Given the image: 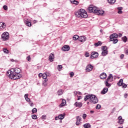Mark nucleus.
Listing matches in <instances>:
<instances>
[{
    "mask_svg": "<svg viewBox=\"0 0 128 128\" xmlns=\"http://www.w3.org/2000/svg\"><path fill=\"white\" fill-rule=\"evenodd\" d=\"M22 70L20 68H15L14 69H11L8 71V76L11 80H18L22 78V75H20V72Z\"/></svg>",
    "mask_w": 128,
    "mask_h": 128,
    "instance_id": "f257e3e1",
    "label": "nucleus"
},
{
    "mask_svg": "<svg viewBox=\"0 0 128 128\" xmlns=\"http://www.w3.org/2000/svg\"><path fill=\"white\" fill-rule=\"evenodd\" d=\"M74 14L76 18H86L88 16V13L84 9H80L76 12Z\"/></svg>",
    "mask_w": 128,
    "mask_h": 128,
    "instance_id": "f03ea898",
    "label": "nucleus"
},
{
    "mask_svg": "<svg viewBox=\"0 0 128 128\" xmlns=\"http://www.w3.org/2000/svg\"><path fill=\"white\" fill-rule=\"evenodd\" d=\"M88 100H89L90 102H92V104H98V98L94 94H88L85 96L84 98V100L86 102Z\"/></svg>",
    "mask_w": 128,
    "mask_h": 128,
    "instance_id": "7ed1b4c3",
    "label": "nucleus"
},
{
    "mask_svg": "<svg viewBox=\"0 0 128 128\" xmlns=\"http://www.w3.org/2000/svg\"><path fill=\"white\" fill-rule=\"evenodd\" d=\"M112 80H114V77L112 76V74H109V76H108L107 79L104 82L106 86H107V88H110V86H112V84L109 83L108 82H112Z\"/></svg>",
    "mask_w": 128,
    "mask_h": 128,
    "instance_id": "20e7f679",
    "label": "nucleus"
},
{
    "mask_svg": "<svg viewBox=\"0 0 128 128\" xmlns=\"http://www.w3.org/2000/svg\"><path fill=\"white\" fill-rule=\"evenodd\" d=\"M118 36L116 34H111L110 36V42H113V44H116L118 40L116 39Z\"/></svg>",
    "mask_w": 128,
    "mask_h": 128,
    "instance_id": "39448f33",
    "label": "nucleus"
},
{
    "mask_svg": "<svg viewBox=\"0 0 128 128\" xmlns=\"http://www.w3.org/2000/svg\"><path fill=\"white\" fill-rule=\"evenodd\" d=\"M98 7L90 5L88 8V10H89L90 12H93V14H96L98 10Z\"/></svg>",
    "mask_w": 128,
    "mask_h": 128,
    "instance_id": "423d86ee",
    "label": "nucleus"
},
{
    "mask_svg": "<svg viewBox=\"0 0 128 128\" xmlns=\"http://www.w3.org/2000/svg\"><path fill=\"white\" fill-rule=\"evenodd\" d=\"M2 38L4 42L8 40L10 38V34L8 32H4L2 35Z\"/></svg>",
    "mask_w": 128,
    "mask_h": 128,
    "instance_id": "0eeeda50",
    "label": "nucleus"
},
{
    "mask_svg": "<svg viewBox=\"0 0 128 128\" xmlns=\"http://www.w3.org/2000/svg\"><path fill=\"white\" fill-rule=\"evenodd\" d=\"M117 84L119 86H122V88H126L128 86V85L124 83V80L122 79H120L118 82Z\"/></svg>",
    "mask_w": 128,
    "mask_h": 128,
    "instance_id": "6e6552de",
    "label": "nucleus"
},
{
    "mask_svg": "<svg viewBox=\"0 0 128 128\" xmlns=\"http://www.w3.org/2000/svg\"><path fill=\"white\" fill-rule=\"evenodd\" d=\"M92 68H94V66H92V64H88L86 66V70L87 72H90L92 70Z\"/></svg>",
    "mask_w": 128,
    "mask_h": 128,
    "instance_id": "1a4fd4ad",
    "label": "nucleus"
},
{
    "mask_svg": "<svg viewBox=\"0 0 128 128\" xmlns=\"http://www.w3.org/2000/svg\"><path fill=\"white\" fill-rule=\"evenodd\" d=\"M96 14H98V16H104V11L103 10H99L98 8Z\"/></svg>",
    "mask_w": 128,
    "mask_h": 128,
    "instance_id": "9d476101",
    "label": "nucleus"
},
{
    "mask_svg": "<svg viewBox=\"0 0 128 128\" xmlns=\"http://www.w3.org/2000/svg\"><path fill=\"white\" fill-rule=\"evenodd\" d=\"M98 53L96 52H92L90 56L91 58H98Z\"/></svg>",
    "mask_w": 128,
    "mask_h": 128,
    "instance_id": "9b49d317",
    "label": "nucleus"
},
{
    "mask_svg": "<svg viewBox=\"0 0 128 128\" xmlns=\"http://www.w3.org/2000/svg\"><path fill=\"white\" fill-rule=\"evenodd\" d=\"M76 126H80V124L81 122L80 121L82 120V118H80V116H76Z\"/></svg>",
    "mask_w": 128,
    "mask_h": 128,
    "instance_id": "f8f14e48",
    "label": "nucleus"
},
{
    "mask_svg": "<svg viewBox=\"0 0 128 128\" xmlns=\"http://www.w3.org/2000/svg\"><path fill=\"white\" fill-rule=\"evenodd\" d=\"M118 124H123L124 122V120L122 119V116H120L118 118Z\"/></svg>",
    "mask_w": 128,
    "mask_h": 128,
    "instance_id": "ddd939ff",
    "label": "nucleus"
},
{
    "mask_svg": "<svg viewBox=\"0 0 128 128\" xmlns=\"http://www.w3.org/2000/svg\"><path fill=\"white\" fill-rule=\"evenodd\" d=\"M48 60L50 62H54V55L52 53H51L50 54Z\"/></svg>",
    "mask_w": 128,
    "mask_h": 128,
    "instance_id": "4468645a",
    "label": "nucleus"
},
{
    "mask_svg": "<svg viewBox=\"0 0 128 128\" xmlns=\"http://www.w3.org/2000/svg\"><path fill=\"white\" fill-rule=\"evenodd\" d=\"M78 40L80 42H84L86 40V37L84 36H81L79 37Z\"/></svg>",
    "mask_w": 128,
    "mask_h": 128,
    "instance_id": "2eb2a0df",
    "label": "nucleus"
},
{
    "mask_svg": "<svg viewBox=\"0 0 128 128\" xmlns=\"http://www.w3.org/2000/svg\"><path fill=\"white\" fill-rule=\"evenodd\" d=\"M70 46L65 45L62 48V50H63V52H68V50H70Z\"/></svg>",
    "mask_w": 128,
    "mask_h": 128,
    "instance_id": "dca6fc26",
    "label": "nucleus"
},
{
    "mask_svg": "<svg viewBox=\"0 0 128 128\" xmlns=\"http://www.w3.org/2000/svg\"><path fill=\"white\" fill-rule=\"evenodd\" d=\"M106 46H104L103 47V50L102 52V56H106V54H108V50H106V49H104L106 48Z\"/></svg>",
    "mask_w": 128,
    "mask_h": 128,
    "instance_id": "f3484780",
    "label": "nucleus"
},
{
    "mask_svg": "<svg viewBox=\"0 0 128 128\" xmlns=\"http://www.w3.org/2000/svg\"><path fill=\"white\" fill-rule=\"evenodd\" d=\"M108 92V88H104L101 91V94H106Z\"/></svg>",
    "mask_w": 128,
    "mask_h": 128,
    "instance_id": "a211bd4d",
    "label": "nucleus"
},
{
    "mask_svg": "<svg viewBox=\"0 0 128 128\" xmlns=\"http://www.w3.org/2000/svg\"><path fill=\"white\" fill-rule=\"evenodd\" d=\"M74 106H75L76 108H82V102H76Z\"/></svg>",
    "mask_w": 128,
    "mask_h": 128,
    "instance_id": "6ab92c4d",
    "label": "nucleus"
},
{
    "mask_svg": "<svg viewBox=\"0 0 128 128\" xmlns=\"http://www.w3.org/2000/svg\"><path fill=\"white\" fill-rule=\"evenodd\" d=\"M66 104V100L62 99V102L59 105L60 108H62V106H64Z\"/></svg>",
    "mask_w": 128,
    "mask_h": 128,
    "instance_id": "aec40b11",
    "label": "nucleus"
},
{
    "mask_svg": "<svg viewBox=\"0 0 128 128\" xmlns=\"http://www.w3.org/2000/svg\"><path fill=\"white\" fill-rule=\"evenodd\" d=\"M50 76V74H48V72H45L42 75V78H44V80H48V76Z\"/></svg>",
    "mask_w": 128,
    "mask_h": 128,
    "instance_id": "412c9836",
    "label": "nucleus"
},
{
    "mask_svg": "<svg viewBox=\"0 0 128 128\" xmlns=\"http://www.w3.org/2000/svg\"><path fill=\"white\" fill-rule=\"evenodd\" d=\"M6 28V23L4 22H0V30H4Z\"/></svg>",
    "mask_w": 128,
    "mask_h": 128,
    "instance_id": "4be33fe9",
    "label": "nucleus"
},
{
    "mask_svg": "<svg viewBox=\"0 0 128 128\" xmlns=\"http://www.w3.org/2000/svg\"><path fill=\"white\" fill-rule=\"evenodd\" d=\"M100 78H101V80H104V78H106V74L105 72L102 73L100 75Z\"/></svg>",
    "mask_w": 128,
    "mask_h": 128,
    "instance_id": "5701e85b",
    "label": "nucleus"
},
{
    "mask_svg": "<svg viewBox=\"0 0 128 128\" xmlns=\"http://www.w3.org/2000/svg\"><path fill=\"white\" fill-rule=\"evenodd\" d=\"M83 126L84 128H92V125H90V123H86L85 124H84L83 125Z\"/></svg>",
    "mask_w": 128,
    "mask_h": 128,
    "instance_id": "b1692460",
    "label": "nucleus"
},
{
    "mask_svg": "<svg viewBox=\"0 0 128 128\" xmlns=\"http://www.w3.org/2000/svg\"><path fill=\"white\" fill-rule=\"evenodd\" d=\"M64 92L63 90L60 89L58 91L57 94L58 96H62L64 94Z\"/></svg>",
    "mask_w": 128,
    "mask_h": 128,
    "instance_id": "393cba45",
    "label": "nucleus"
},
{
    "mask_svg": "<svg viewBox=\"0 0 128 128\" xmlns=\"http://www.w3.org/2000/svg\"><path fill=\"white\" fill-rule=\"evenodd\" d=\"M48 79L44 80L42 83V86H48Z\"/></svg>",
    "mask_w": 128,
    "mask_h": 128,
    "instance_id": "a878e982",
    "label": "nucleus"
},
{
    "mask_svg": "<svg viewBox=\"0 0 128 128\" xmlns=\"http://www.w3.org/2000/svg\"><path fill=\"white\" fill-rule=\"evenodd\" d=\"M24 98L26 102H30V99L28 98V94H24Z\"/></svg>",
    "mask_w": 128,
    "mask_h": 128,
    "instance_id": "bb28decb",
    "label": "nucleus"
},
{
    "mask_svg": "<svg viewBox=\"0 0 128 128\" xmlns=\"http://www.w3.org/2000/svg\"><path fill=\"white\" fill-rule=\"evenodd\" d=\"M71 4H76V6H78V2L76 0H70Z\"/></svg>",
    "mask_w": 128,
    "mask_h": 128,
    "instance_id": "cd10ccee",
    "label": "nucleus"
},
{
    "mask_svg": "<svg viewBox=\"0 0 128 128\" xmlns=\"http://www.w3.org/2000/svg\"><path fill=\"white\" fill-rule=\"evenodd\" d=\"M66 116L65 114H60L58 115L59 120H64V116Z\"/></svg>",
    "mask_w": 128,
    "mask_h": 128,
    "instance_id": "c85d7f7f",
    "label": "nucleus"
},
{
    "mask_svg": "<svg viewBox=\"0 0 128 128\" xmlns=\"http://www.w3.org/2000/svg\"><path fill=\"white\" fill-rule=\"evenodd\" d=\"M102 44L100 41H98V42L94 44L96 46H102Z\"/></svg>",
    "mask_w": 128,
    "mask_h": 128,
    "instance_id": "c756f323",
    "label": "nucleus"
},
{
    "mask_svg": "<svg viewBox=\"0 0 128 128\" xmlns=\"http://www.w3.org/2000/svg\"><path fill=\"white\" fill-rule=\"evenodd\" d=\"M110 4H114L116 2V0H108Z\"/></svg>",
    "mask_w": 128,
    "mask_h": 128,
    "instance_id": "7c9ffc66",
    "label": "nucleus"
},
{
    "mask_svg": "<svg viewBox=\"0 0 128 128\" xmlns=\"http://www.w3.org/2000/svg\"><path fill=\"white\" fill-rule=\"evenodd\" d=\"M80 38V36L78 35H74L73 36V40H78Z\"/></svg>",
    "mask_w": 128,
    "mask_h": 128,
    "instance_id": "2f4dec72",
    "label": "nucleus"
},
{
    "mask_svg": "<svg viewBox=\"0 0 128 128\" xmlns=\"http://www.w3.org/2000/svg\"><path fill=\"white\" fill-rule=\"evenodd\" d=\"M26 26H32V22H28V21H26L25 22Z\"/></svg>",
    "mask_w": 128,
    "mask_h": 128,
    "instance_id": "473e14b6",
    "label": "nucleus"
},
{
    "mask_svg": "<svg viewBox=\"0 0 128 128\" xmlns=\"http://www.w3.org/2000/svg\"><path fill=\"white\" fill-rule=\"evenodd\" d=\"M122 40H123L124 42H128V38H126V36H124L122 38Z\"/></svg>",
    "mask_w": 128,
    "mask_h": 128,
    "instance_id": "72a5a7b5",
    "label": "nucleus"
},
{
    "mask_svg": "<svg viewBox=\"0 0 128 128\" xmlns=\"http://www.w3.org/2000/svg\"><path fill=\"white\" fill-rule=\"evenodd\" d=\"M118 14H122V8H118Z\"/></svg>",
    "mask_w": 128,
    "mask_h": 128,
    "instance_id": "f704fd0d",
    "label": "nucleus"
},
{
    "mask_svg": "<svg viewBox=\"0 0 128 128\" xmlns=\"http://www.w3.org/2000/svg\"><path fill=\"white\" fill-rule=\"evenodd\" d=\"M32 120H38V116L36 114H34L32 116Z\"/></svg>",
    "mask_w": 128,
    "mask_h": 128,
    "instance_id": "c9c22d12",
    "label": "nucleus"
},
{
    "mask_svg": "<svg viewBox=\"0 0 128 128\" xmlns=\"http://www.w3.org/2000/svg\"><path fill=\"white\" fill-rule=\"evenodd\" d=\"M101 108H102V106L100 105V104H98L96 106V110H100Z\"/></svg>",
    "mask_w": 128,
    "mask_h": 128,
    "instance_id": "e433bc0d",
    "label": "nucleus"
},
{
    "mask_svg": "<svg viewBox=\"0 0 128 128\" xmlns=\"http://www.w3.org/2000/svg\"><path fill=\"white\" fill-rule=\"evenodd\" d=\"M38 112V110L36 109V108H34L32 110V114H36V112Z\"/></svg>",
    "mask_w": 128,
    "mask_h": 128,
    "instance_id": "4c0bfd02",
    "label": "nucleus"
},
{
    "mask_svg": "<svg viewBox=\"0 0 128 128\" xmlns=\"http://www.w3.org/2000/svg\"><path fill=\"white\" fill-rule=\"evenodd\" d=\"M58 70H59V72H60V70H62V65H58Z\"/></svg>",
    "mask_w": 128,
    "mask_h": 128,
    "instance_id": "58836bf2",
    "label": "nucleus"
},
{
    "mask_svg": "<svg viewBox=\"0 0 128 128\" xmlns=\"http://www.w3.org/2000/svg\"><path fill=\"white\" fill-rule=\"evenodd\" d=\"M74 94H79L80 96H82V92H74Z\"/></svg>",
    "mask_w": 128,
    "mask_h": 128,
    "instance_id": "ea45409f",
    "label": "nucleus"
},
{
    "mask_svg": "<svg viewBox=\"0 0 128 128\" xmlns=\"http://www.w3.org/2000/svg\"><path fill=\"white\" fill-rule=\"evenodd\" d=\"M42 120H46V115H42Z\"/></svg>",
    "mask_w": 128,
    "mask_h": 128,
    "instance_id": "a19ab883",
    "label": "nucleus"
},
{
    "mask_svg": "<svg viewBox=\"0 0 128 128\" xmlns=\"http://www.w3.org/2000/svg\"><path fill=\"white\" fill-rule=\"evenodd\" d=\"M85 56H86V58H88V56H90V53L86 52L85 53Z\"/></svg>",
    "mask_w": 128,
    "mask_h": 128,
    "instance_id": "79ce46f5",
    "label": "nucleus"
},
{
    "mask_svg": "<svg viewBox=\"0 0 128 128\" xmlns=\"http://www.w3.org/2000/svg\"><path fill=\"white\" fill-rule=\"evenodd\" d=\"M3 8L4 10H8V6L4 5L3 6Z\"/></svg>",
    "mask_w": 128,
    "mask_h": 128,
    "instance_id": "37998d69",
    "label": "nucleus"
},
{
    "mask_svg": "<svg viewBox=\"0 0 128 128\" xmlns=\"http://www.w3.org/2000/svg\"><path fill=\"white\" fill-rule=\"evenodd\" d=\"M70 78H72V76H74V72H70Z\"/></svg>",
    "mask_w": 128,
    "mask_h": 128,
    "instance_id": "c03bdc74",
    "label": "nucleus"
},
{
    "mask_svg": "<svg viewBox=\"0 0 128 128\" xmlns=\"http://www.w3.org/2000/svg\"><path fill=\"white\" fill-rule=\"evenodd\" d=\"M29 104L30 106H34V103L32 101L29 102Z\"/></svg>",
    "mask_w": 128,
    "mask_h": 128,
    "instance_id": "a18cd8bd",
    "label": "nucleus"
},
{
    "mask_svg": "<svg viewBox=\"0 0 128 128\" xmlns=\"http://www.w3.org/2000/svg\"><path fill=\"white\" fill-rule=\"evenodd\" d=\"M82 118H83L84 120H86V114H84L82 116Z\"/></svg>",
    "mask_w": 128,
    "mask_h": 128,
    "instance_id": "49530a36",
    "label": "nucleus"
},
{
    "mask_svg": "<svg viewBox=\"0 0 128 128\" xmlns=\"http://www.w3.org/2000/svg\"><path fill=\"white\" fill-rule=\"evenodd\" d=\"M4 52L5 54H8V50H6V49H4Z\"/></svg>",
    "mask_w": 128,
    "mask_h": 128,
    "instance_id": "de8ad7c7",
    "label": "nucleus"
},
{
    "mask_svg": "<svg viewBox=\"0 0 128 128\" xmlns=\"http://www.w3.org/2000/svg\"><path fill=\"white\" fill-rule=\"evenodd\" d=\"M26 60H28V62H30V56H28L27 58H26Z\"/></svg>",
    "mask_w": 128,
    "mask_h": 128,
    "instance_id": "09e8293b",
    "label": "nucleus"
},
{
    "mask_svg": "<svg viewBox=\"0 0 128 128\" xmlns=\"http://www.w3.org/2000/svg\"><path fill=\"white\" fill-rule=\"evenodd\" d=\"M44 74H42V73H40L38 74V76L39 78H42V76Z\"/></svg>",
    "mask_w": 128,
    "mask_h": 128,
    "instance_id": "8fccbe9b",
    "label": "nucleus"
},
{
    "mask_svg": "<svg viewBox=\"0 0 128 128\" xmlns=\"http://www.w3.org/2000/svg\"><path fill=\"white\" fill-rule=\"evenodd\" d=\"M82 96H78V100H82Z\"/></svg>",
    "mask_w": 128,
    "mask_h": 128,
    "instance_id": "3c124183",
    "label": "nucleus"
},
{
    "mask_svg": "<svg viewBox=\"0 0 128 128\" xmlns=\"http://www.w3.org/2000/svg\"><path fill=\"white\" fill-rule=\"evenodd\" d=\"M55 120H60V118H59L58 116H56L55 118Z\"/></svg>",
    "mask_w": 128,
    "mask_h": 128,
    "instance_id": "603ef678",
    "label": "nucleus"
},
{
    "mask_svg": "<svg viewBox=\"0 0 128 128\" xmlns=\"http://www.w3.org/2000/svg\"><path fill=\"white\" fill-rule=\"evenodd\" d=\"M124 54H121L120 56V58H124Z\"/></svg>",
    "mask_w": 128,
    "mask_h": 128,
    "instance_id": "864d4df0",
    "label": "nucleus"
},
{
    "mask_svg": "<svg viewBox=\"0 0 128 128\" xmlns=\"http://www.w3.org/2000/svg\"><path fill=\"white\" fill-rule=\"evenodd\" d=\"M124 98H128V94H124Z\"/></svg>",
    "mask_w": 128,
    "mask_h": 128,
    "instance_id": "5fc2aeb1",
    "label": "nucleus"
},
{
    "mask_svg": "<svg viewBox=\"0 0 128 128\" xmlns=\"http://www.w3.org/2000/svg\"><path fill=\"white\" fill-rule=\"evenodd\" d=\"M37 21L36 20H34L32 21L33 24H36Z\"/></svg>",
    "mask_w": 128,
    "mask_h": 128,
    "instance_id": "6e6d98bb",
    "label": "nucleus"
},
{
    "mask_svg": "<svg viewBox=\"0 0 128 128\" xmlns=\"http://www.w3.org/2000/svg\"><path fill=\"white\" fill-rule=\"evenodd\" d=\"M122 36V34H120V33L119 34H118V36L120 37V38L121 36Z\"/></svg>",
    "mask_w": 128,
    "mask_h": 128,
    "instance_id": "4d7b16f0",
    "label": "nucleus"
},
{
    "mask_svg": "<svg viewBox=\"0 0 128 128\" xmlns=\"http://www.w3.org/2000/svg\"><path fill=\"white\" fill-rule=\"evenodd\" d=\"M126 54H128V49L126 50Z\"/></svg>",
    "mask_w": 128,
    "mask_h": 128,
    "instance_id": "13d9d810",
    "label": "nucleus"
},
{
    "mask_svg": "<svg viewBox=\"0 0 128 128\" xmlns=\"http://www.w3.org/2000/svg\"><path fill=\"white\" fill-rule=\"evenodd\" d=\"M90 114H94V110H90Z\"/></svg>",
    "mask_w": 128,
    "mask_h": 128,
    "instance_id": "bf43d9fd",
    "label": "nucleus"
},
{
    "mask_svg": "<svg viewBox=\"0 0 128 128\" xmlns=\"http://www.w3.org/2000/svg\"><path fill=\"white\" fill-rule=\"evenodd\" d=\"M100 32H102V30H100Z\"/></svg>",
    "mask_w": 128,
    "mask_h": 128,
    "instance_id": "052dcab7",
    "label": "nucleus"
},
{
    "mask_svg": "<svg viewBox=\"0 0 128 128\" xmlns=\"http://www.w3.org/2000/svg\"><path fill=\"white\" fill-rule=\"evenodd\" d=\"M87 104H90V102H88V103H87Z\"/></svg>",
    "mask_w": 128,
    "mask_h": 128,
    "instance_id": "680f3d73",
    "label": "nucleus"
},
{
    "mask_svg": "<svg viewBox=\"0 0 128 128\" xmlns=\"http://www.w3.org/2000/svg\"><path fill=\"white\" fill-rule=\"evenodd\" d=\"M118 128H123L122 127H119Z\"/></svg>",
    "mask_w": 128,
    "mask_h": 128,
    "instance_id": "e2e57ef3",
    "label": "nucleus"
},
{
    "mask_svg": "<svg viewBox=\"0 0 128 128\" xmlns=\"http://www.w3.org/2000/svg\"><path fill=\"white\" fill-rule=\"evenodd\" d=\"M126 68H128V64L126 66Z\"/></svg>",
    "mask_w": 128,
    "mask_h": 128,
    "instance_id": "0e129e2a",
    "label": "nucleus"
},
{
    "mask_svg": "<svg viewBox=\"0 0 128 128\" xmlns=\"http://www.w3.org/2000/svg\"><path fill=\"white\" fill-rule=\"evenodd\" d=\"M11 60H12V59Z\"/></svg>",
    "mask_w": 128,
    "mask_h": 128,
    "instance_id": "69168bd1",
    "label": "nucleus"
}]
</instances>
